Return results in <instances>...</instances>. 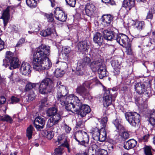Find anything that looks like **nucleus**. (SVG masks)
Returning a JSON list of instances; mask_svg holds the SVG:
<instances>
[{
	"label": "nucleus",
	"instance_id": "nucleus-47",
	"mask_svg": "<svg viewBox=\"0 0 155 155\" xmlns=\"http://www.w3.org/2000/svg\"><path fill=\"white\" fill-rule=\"evenodd\" d=\"M149 122L152 126H153L155 125V113H152L150 114Z\"/></svg>",
	"mask_w": 155,
	"mask_h": 155
},
{
	"label": "nucleus",
	"instance_id": "nucleus-37",
	"mask_svg": "<svg viewBox=\"0 0 155 155\" xmlns=\"http://www.w3.org/2000/svg\"><path fill=\"white\" fill-rule=\"evenodd\" d=\"M26 3L28 6L31 8H34L37 6V3L35 0H26Z\"/></svg>",
	"mask_w": 155,
	"mask_h": 155
},
{
	"label": "nucleus",
	"instance_id": "nucleus-40",
	"mask_svg": "<svg viewBox=\"0 0 155 155\" xmlns=\"http://www.w3.org/2000/svg\"><path fill=\"white\" fill-rule=\"evenodd\" d=\"M65 73L64 70H61V68H57L55 71V75L57 77H61Z\"/></svg>",
	"mask_w": 155,
	"mask_h": 155
},
{
	"label": "nucleus",
	"instance_id": "nucleus-59",
	"mask_svg": "<svg viewBox=\"0 0 155 155\" xmlns=\"http://www.w3.org/2000/svg\"><path fill=\"white\" fill-rule=\"evenodd\" d=\"M121 136L124 139H128L129 137V134L126 132H123Z\"/></svg>",
	"mask_w": 155,
	"mask_h": 155
},
{
	"label": "nucleus",
	"instance_id": "nucleus-41",
	"mask_svg": "<svg viewBox=\"0 0 155 155\" xmlns=\"http://www.w3.org/2000/svg\"><path fill=\"white\" fill-rule=\"evenodd\" d=\"M38 84H36L31 83H28L26 85L24 91L25 92L28 91L34 88L36 86V85Z\"/></svg>",
	"mask_w": 155,
	"mask_h": 155
},
{
	"label": "nucleus",
	"instance_id": "nucleus-38",
	"mask_svg": "<svg viewBox=\"0 0 155 155\" xmlns=\"http://www.w3.org/2000/svg\"><path fill=\"white\" fill-rule=\"evenodd\" d=\"M0 120L8 122L11 124L12 123L13 121L12 118L7 114L0 116Z\"/></svg>",
	"mask_w": 155,
	"mask_h": 155
},
{
	"label": "nucleus",
	"instance_id": "nucleus-22",
	"mask_svg": "<svg viewBox=\"0 0 155 155\" xmlns=\"http://www.w3.org/2000/svg\"><path fill=\"white\" fill-rule=\"evenodd\" d=\"M77 47L78 50L81 52H87L89 48V45L87 44L86 41H83L78 43Z\"/></svg>",
	"mask_w": 155,
	"mask_h": 155
},
{
	"label": "nucleus",
	"instance_id": "nucleus-29",
	"mask_svg": "<svg viewBox=\"0 0 155 155\" xmlns=\"http://www.w3.org/2000/svg\"><path fill=\"white\" fill-rule=\"evenodd\" d=\"M111 65L113 67L114 71V73L115 74H118L120 72V65L118 64L117 62L113 61Z\"/></svg>",
	"mask_w": 155,
	"mask_h": 155
},
{
	"label": "nucleus",
	"instance_id": "nucleus-58",
	"mask_svg": "<svg viewBox=\"0 0 155 155\" xmlns=\"http://www.w3.org/2000/svg\"><path fill=\"white\" fill-rule=\"evenodd\" d=\"M101 1L103 2L107 3L112 5L115 4V2L113 0H101Z\"/></svg>",
	"mask_w": 155,
	"mask_h": 155
},
{
	"label": "nucleus",
	"instance_id": "nucleus-57",
	"mask_svg": "<svg viewBox=\"0 0 155 155\" xmlns=\"http://www.w3.org/2000/svg\"><path fill=\"white\" fill-rule=\"evenodd\" d=\"M100 73H98L100 75L99 76L100 78H102L103 77L107 76V72L106 69L101 71Z\"/></svg>",
	"mask_w": 155,
	"mask_h": 155
},
{
	"label": "nucleus",
	"instance_id": "nucleus-25",
	"mask_svg": "<svg viewBox=\"0 0 155 155\" xmlns=\"http://www.w3.org/2000/svg\"><path fill=\"white\" fill-rule=\"evenodd\" d=\"M137 141L135 140L131 139L129 140L124 143V147L125 149L129 150L136 146Z\"/></svg>",
	"mask_w": 155,
	"mask_h": 155
},
{
	"label": "nucleus",
	"instance_id": "nucleus-26",
	"mask_svg": "<svg viewBox=\"0 0 155 155\" xmlns=\"http://www.w3.org/2000/svg\"><path fill=\"white\" fill-rule=\"evenodd\" d=\"M93 41L95 43L99 45H101L103 39L101 34L99 32L96 33L94 35Z\"/></svg>",
	"mask_w": 155,
	"mask_h": 155
},
{
	"label": "nucleus",
	"instance_id": "nucleus-61",
	"mask_svg": "<svg viewBox=\"0 0 155 155\" xmlns=\"http://www.w3.org/2000/svg\"><path fill=\"white\" fill-rule=\"evenodd\" d=\"M64 127L66 133H69L71 130V128L66 124H64Z\"/></svg>",
	"mask_w": 155,
	"mask_h": 155
},
{
	"label": "nucleus",
	"instance_id": "nucleus-24",
	"mask_svg": "<svg viewBox=\"0 0 155 155\" xmlns=\"http://www.w3.org/2000/svg\"><path fill=\"white\" fill-rule=\"evenodd\" d=\"M67 98L66 100L67 101H71L72 102L77 104L78 106H81V102L78 97L75 96L74 94H71L69 95H66Z\"/></svg>",
	"mask_w": 155,
	"mask_h": 155
},
{
	"label": "nucleus",
	"instance_id": "nucleus-55",
	"mask_svg": "<svg viewBox=\"0 0 155 155\" xmlns=\"http://www.w3.org/2000/svg\"><path fill=\"white\" fill-rule=\"evenodd\" d=\"M98 155H107V151L104 149H99Z\"/></svg>",
	"mask_w": 155,
	"mask_h": 155
},
{
	"label": "nucleus",
	"instance_id": "nucleus-42",
	"mask_svg": "<svg viewBox=\"0 0 155 155\" xmlns=\"http://www.w3.org/2000/svg\"><path fill=\"white\" fill-rule=\"evenodd\" d=\"M63 146H59L56 148L54 151V155H62L63 152Z\"/></svg>",
	"mask_w": 155,
	"mask_h": 155
},
{
	"label": "nucleus",
	"instance_id": "nucleus-35",
	"mask_svg": "<svg viewBox=\"0 0 155 155\" xmlns=\"http://www.w3.org/2000/svg\"><path fill=\"white\" fill-rule=\"evenodd\" d=\"M75 73L77 75H82L84 74V68L83 66L78 65L77 67Z\"/></svg>",
	"mask_w": 155,
	"mask_h": 155
},
{
	"label": "nucleus",
	"instance_id": "nucleus-63",
	"mask_svg": "<svg viewBox=\"0 0 155 155\" xmlns=\"http://www.w3.org/2000/svg\"><path fill=\"white\" fill-rule=\"evenodd\" d=\"M153 16L152 13L151 12L149 11L147 13V15L146 18L147 19L151 20L152 19Z\"/></svg>",
	"mask_w": 155,
	"mask_h": 155
},
{
	"label": "nucleus",
	"instance_id": "nucleus-13",
	"mask_svg": "<svg viewBox=\"0 0 155 155\" xmlns=\"http://www.w3.org/2000/svg\"><path fill=\"white\" fill-rule=\"evenodd\" d=\"M65 104L64 105H61L65 106L66 109L68 111H71L74 113L77 114L78 112V108L81 106H78L77 104L71 101H65Z\"/></svg>",
	"mask_w": 155,
	"mask_h": 155
},
{
	"label": "nucleus",
	"instance_id": "nucleus-60",
	"mask_svg": "<svg viewBox=\"0 0 155 155\" xmlns=\"http://www.w3.org/2000/svg\"><path fill=\"white\" fill-rule=\"evenodd\" d=\"M40 34L43 37H46L48 35L47 29L45 30H42L41 31Z\"/></svg>",
	"mask_w": 155,
	"mask_h": 155
},
{
	"label": "nucleus",
	"instance_id": "nucleus-1",
	"mask_svg": "<svg viewBox=\"0 0 155 155\" xmlns=\"http://www.w3.org/2000/svg\"><path fill=\"white\" fill-rule=\"evenodd\" d=\"M50 47L42 45L35 51L33 55V68L36 71L47 70L51 66L52 63L48 57L50 54Z\"/></svg>",
	"mask_w": 155,
	"mask_h": 155
},
{
	"label": "nucleus",
	"instance_id": "nucleus-49",
	"mask_svg": "<svg viewBox=\"0 0 155 155\" xmlns=\"http://www.w3.org/2000/svg\"><path fill=\"white\" fill-rule=\"evenodd\" d=\"M67 4L69 6L74 7L76 3V0H65Z\"/></svg>",
	"mask_w": 155,
	"mask_h": 155
},
{
	"label": "nucleus",
	"instance_id": "nucleus-28",
	"mask_svg": "<svg viewBox=\"0 0 155 155\" xmlns=\"http://www.w3.org/2000/svg\"><path fill=\"white\" fill-rule=\"evenodd\" d=\"M100 132H101V129H99L97 127L92 129L91 133L92 134V137L94 140H97Z\"/></svg>",
	"mask_w": 155,
	"mask_h": 155
},
{
	"label": "nucleus",
	"instance_id": "nucleus-56",
	"mask_svg": "<svg viewBox=\"0 0 155 155\" xmlns=\"http://www.w3.org/2000/svg\"><path fill=\"white\" fill-rule=\"evenodd\" d=\"M47 99L46 97H45L44 99H42L41 101V105L40 106V107H42L45 106L46 104H47Z\"/></svg>",
	"mask_w": 155,
	"mask_h": 155
},
{
	"label": "nucleus",
	"instance_id": "nucleus-6",
	"mask_svg": "<svg viewBox=\"0 0 155 155\" xmlns=\"http://www.w3.org/2000/svg\"><path fill=\"white\" fill-rule=\"evenodd\" d=\"M4 62H6L7 64L10 65L9 68L15 69L19 67V60L16 57L14 56L13 54L10 51H7L6 53V58L3 60Z\"/></svg>",
	"mask_w": 155,
	"mask_h": 155
},
{
	"label": "nucleus",
	"instance_id": "nucleus-62",
	"mask_svg": "<svg viewBox=\"0 0 155 155\" xmlns=\"http://www.w3.org/2000/svg\"><path fill=\"white\" fill-rule=\"evenodd\" d=\"M4 42L0 38V51H1L4 48Z\"/></svg>",
	"mask_w": 155,
	"mask_h": 155
},
{
	"label": "nucleus",
	"instance_id": "nucleus-4",
	"mask_svg": "<svg viewBox=\"0 0 155 155\" xmlns=\"http://www.w3.org/2000/svg\"><path fill=\"white\" fill-rule=\"evenodd\" d=\"M126 120L132 126H138L140 121V116L139 114L135 112H127L125 114Z\"/></svg>",
	"mask_w": 155,
	"mask_h": 155
},
{
	"label": "nucleus",
	"instance_id": "nucleus-64",
	"mask_svg": "<svg viewBox=\"0 0 155 155\" xmlns=\"http://www.w3.org/2000/svg\"><path fill=\"white\" fill-rule=\"evenodd\" d=\"M35 94L34 93L31 95L30 94H28V99L31 101H33L35 99Z\"/></svg>",
	"mask_w": 155,
	"mask_h": 155
},
{
	"label": "nucleus",
	"instance_id": "nucleus-36",
	"mask_svg": "<svg viewBox=\"0 0 155 155\" xmlns=\"http://www.w3.org/2000/svg\"><path fill=\"white\" fill-rule=\"evenodd\" d=\"M71 52V48L68 46L63 47L62 48V52L63 54H65V56L68 57L69 54Z\"/></svg>",
	"mask_w": 155,
	"mask_h": 155
},
{
	"label": "nucleus",
	"instance_id": "nucleus-46",
	"mask_svg": "<svg viewBox=\"0 0 155 155\" xmlns=\"http://www.w3.org/2000/svg\"><path fill=\"white\" fill-rule=\"evenodd\" d=\"M10 100L11 101L10 104H15L18 103L20 101V99L19 98L14 96L11 97Z\"/></svg>",
	"mask_w": 155,
	"mask_h": 155
},
{
	"label": "nucleus",
	"instance_id": "nucleus-9",
	"mask_svg": "<svg viewBox=\"0 0 155 155\" xmlns=\"http://www.w3.org/2000/svg\"><path fill=\"white\" fill-rule=\"evenodd\" d=\"M93 80L90 81H86L84 82L82 85L78 87L76 89L77 92L80 95L84 97H86L88 95V92L85 88L89 87L90 85L91 84Z\"/></svg>",
	"mask_w": 155,
	"mask_h": 155
},
{
	"label": "nucleus",
	"instance_id": "nucleus-44",
	"mask_svg": "<svg viewBox=\"0 0 155 155\" xmlns=\"http://www.w3.org/2000/svg\"><path fill=\"white\" fill-rule=\"evenodd\" d=\"M51 129L52 130V131H46L45 132L46 137L49 140H51L53 137L54 136V132H55L52 129V128Z\"/></svg>",
	"mask_w": 155,
	"mask_h": 155
},
{
	"label": "nucleus",
	"instance_id": "nucleus-48",
	"mask_svg": "<svg viewBox=\"0 0 155 155\" xmlns=\"http://www.w3.org/2000/svg\"><path fill=\"white\" fill-rule=\"evenodd\" d=\"M144 149L145 155H153L150 147L146 146L144 148Z\"/></svg>",
	"mask_w": 155,
	"mask_h": 155
},
{
	"label": "nucleus",
	"instance_id": "nucleus-32",
	"mask_svg": "<svg viewBox=\"0 0 155 155\" xmlns=\"http://www.w3.org/2000/svg\"><path fill=\"white\" fill-rule=\"evenodd\" d=\"M34 128L33 126L30 125L26 130V136L28 137V139L30 140L32 138L33 131L34 130Z\"/></svg>",
	"mask_w": 155,
	"mask_h": 155
},
{
	"label": "nucleus",
	"instance_id": "nucleus-27",
	"mask_svg": "<svg viewBox=\"0 0 155 155\" xmlns=\"http://www.w3.org/2000/svg\"><path fill=\"white\" fill-rule=\"evenodd\" d=\"M106 130V129L104 128H101V132L97 140L101 142H104L105 140L107 137Z\"/></svg>",
	"mask_w": 155,
	"mask_h": 155
},
{
	"label": "nucleus",
	"instance_id": "nucleus-31",
	"mask_svg": "<svg viewBox=\"0 0 155 155\" xmlns=\"http://www.w3.org/2000/svg\"><path fill=\"white\" fill-rule=\"evenodd\" d=\"M57 113V110L54 107L48 108L46 111L47 115L49 117L53 116Z\"/></svg>",
	"mask_w": 155,
	"mask_h": 155
},
{
	"label": "nucleus",
	"instance_id": "nucleus-50",
	"mask_svg": "<svg viewBox=\"0 0 155 155\" xmlns=\"http://www.w3.org/2000/svg\"><path fill=\"white\" fill-rule=\"evenodd\" d=\"M45 15L46 17L48 19V21L49 22H52L54 20V18L53 14L52 13L50 14H45Z\"/></svg>",
	"mask_w": 155,
	"mask_h": 155
},
{
	"label": "nucleus",
	"instance_id": "nucleus-17",
	"mask_svg": "<svg viewBox=\"0 0 155 155\" xmlns=\"http://www.w3.org/2000/svg\"><path fill=\"white\" fill-rule=\"evenodd\" d=\"M110 93V90L108 89L104 93L103 104L105 107H108L111 104V95Z\"/></svg>",
	"mask_w": 155,
	"mask_h": 155
},
{
	"label": "nucleus",
	"instance_id": "nucleus-30",
	"mask_svg": "<svg viewBox=\"0 0 155 155\" xmlns=\"http://www.w3.org/2000/svg\"><path fill=\"white\" fill-rule=\"evenodd\" d=\"M121 123L120 120L118 119H115L113 122V124L118 131H120L124 130V127L121 124Z\"/></svg>",
	"mask_w": 155,
	"mask_h": 155
},
{
	"label": "nucleus",
	"instance_id": "nucleus-33",
	"mask_svg": "<svg viewBox=\"0 0 155 155\" xmlns=\"http://www.w3.org/2000/svg\"><path fill=\"white\" fill-rule=\"evenodd\" d=\"M135 26L138 30L140 31L144 28L145 24L143 21H137L136 22Z\"/></svg>",
	"mask_w": 155,
	"mask_h": 155
},
{
	"label": "nucleus",
	"instance_id": "nucleus-8",
	"mask_svg": "<svg viewBox=\"0 0 155 155\" xmlns=\"http://www.w3.org/2000/svg\"><path fill=\"white\" fill-rule=\"evenodd\" d=\"M68 93V91L66 87L63 85H61L59 87L56 96L57 101L59 104L61 105L65 104L66 95Z\"/></svg>",
	"mask_w": 155,
	"mask_h": 155
},
{
	"label": "nucleus",
	"instance_id": "nucleus-54",
	"mask_svg": "<svg viewBox=\"0 0 155 155\" xmlns=\"http://www.w3.org/2000/svg\"><path fill=\"white\" fill-rule=\"evenodd\" d=\"M61 69L64 70L68 68V65L67 64L64 62H62L61 64Z\"/></svg>",
	"mask_w": 155,
	"mask_h": 155
},
{
	"label": "nucleus",
	"instance_id": "nucleus-3",
	"mask_svg": "<svg viewBox=\"0 0 155 155\" xmlns=\"http://www.w3.org/2000/svg\"><path fill=\"white\" fill-rule=\"evenodd\" d=\"M54 87L52 81L49 78H46L42 81L40 84L39 91L42 94L50 93Z\"/></svg>",
	"mask_w": 155,
	"mask_h": 155
},
{
	"label": "nucleus",
	"instance_id": "nucleus-11",
	"mask_svg": "<svg viewBox=\"0 0 155 155\" xmlns=\"http://www.w3.org/2000/svg\"><path fill=\"white\" fill-rule=\"evenodd\" d=\"M45 120L46 119L44 117H37L34 122L35 127L38 130H41L44 127Z\"/></svg>",
	"mask_w": 155,
	"mask_h": 155
},
{
	"label": "nucleus",
	"instance_id": "nucleus-39",
	"mask_svg": "<svg viewBox=\"0 0 155 155\" xmlns=\"http://www.w3.org/2000/svg\"><path fill=\"white\" fill-rule=\"evenodd\" d=\"M101 65V63L97 61H93L91 62L89 65L91 69L96 70L97 69L98 66Z\"/></svg>",
	"mask_w": 155,
	"mask_h": 155
},
{
	"label": "nucleus",
	"instance_id": "nucleus-14",
	"mask_svg": "<svg viewBox=\"0 0 155 155\" xmlns=\"http://www.w3.org/2000/svg\"><path fill=\"white\" fill-rule=\"evenodd\" d=\"M54 16L58 20L61 21H65L67 18V15L59 8H57L54 11Z\"/></svg>",
	"mask_w": 155,
	"mask_h": 155
},
{
	"label": "nucleus",
	"instance_id": "nucleus-53",
	"mask_svg": "<svg viewBox=\"0 0 155 155\" xmlns=\"http://www.w3.org/2000/svg\"><path fill=\"white\" fill-rule=\"evenodd\" d=\"M25 41V38H21L18 41V43L16 44L15 47H21L22 44L24 43Z\"/></svg>",
	"mask_w": 155,
	"mask_h": 155
},
{
	"label": "nucleus",
	"instance_id": "nucleus-16",
	"mask_svg": "<svg viewBox=\"0 0 155 155\" xmlns=\"http://www.w3.org/2000/svg\"><path fill=\"white\" fill-rule=\"evenodd\" d=\"M95 5L91 2L87 3L85 5V11L86 15L90 16L96 10Z\"/></svg>",
	"mask_w": 155,
	"mask_h": 155
},
{
	"label": "nucleus",
	"instance_id": "nucleus-34",
	"mask_svg": "<svg viewBox=\"0 0 155 155\" xmlns=\"http://www.w3.org/2000/svg\"><path fill=\"white\" fill-rule=\"evenodd\" d=\"M11 81L13 83H15L19 80V78L18 74L16 73L12 72L9 77Z\"/></svg>",
	"mask_w": 155,
	"mask_h": 155
},
{
	"label": "nucleus",
	"instance_id": "nucleus-15",
	"mask_svg": "<svg viewBox=\"0 0 155 155\" xmlns=\"http://www.w3.org/2000/svg\"><path fill=\"white\" fill-rule=\"evenodd\" d=\"M91 111L90 107L87 105H81L78 108V112L77 114L81 117H84L86 114L89 113Z\"/></svg>",
	"mask_w": 155,
	"mask_h": 155
},
{
	"label": "nucleus",
	"instance_id": "nucleus-52",
	"mask_svg": "<svg viewBox=\"0 0 155 155\" xmlns=\"http://www.w3.org/2000/svg\"><path fill=\"white\" fill-rule=\"evenodd\" d=\"M98 73H100V72L106 69L105 65L104 64H102L101 63V65L100 66H98L97 67Z\"/></svg>",
	"mask_w": 155,
	"mask_h": 155
},
{
	"label": "nucleus",
	"instance_id": "nucleus-10",
	"mask_svg": "<svg viewBox=\"0 0 155 155\" xmlns=\"http://www.w3.org/2000/svg\"><path fill=\"white\" fill-rule=\"evenodd\" d=\"M14 12V8L12 6H8L5 10L3 12L2 15L1 17L3 20L4 26L7 25L9 18L10 14H13Z\"/></svg>",
	"mask_w": 155,
	"mask_h": 155
},
{
	"label": "nucleus",
	"instance_id": "nucleus-18",
	"mask_svg": "<svg viewBox=\"0 0 155 155\" xmlns=\"http://www.w3.org/2000/svg\"><path fill=\"white\" fill-rule=\"evenodd\" d=\"M31 68V66L29 63L23 62L21 64L20 70L21 73L22 74L26 75L29 74L30 73Z\"/></svg>",
	"mask_w": 155,
	"mask_h": 155
},
{
	"label": "nucleus",
	"instance_id": "nucleus-43",
	"mask_svg": "<svg viewBox=\"0 0 155 155\" xmlns=\"http://www.w3.org/2000/svg\"><path fill=\"white\" fill-rule=\"evenodd\" d=\"M98 120L99 122L101 121V124L102 127L101 128H104L106 129V124L107 121V117H103L102 119H99Z\"/></svg>",
	"mask_w": 155,
	"mask_h": 155
},
{
	"label": "nucleus",
	"instance_id": "nucleus-2",
	"mask_svg": "<svg viewBox=\"0 0 155 155\" xmlns=\"http://www.w3.org/2000/svg\"><path fill=\"white\" fill-rule=\"evenodd\" d=\"M78 144L87 147L89 142V137L86 132L82 130L76 132L73 137Z\"/></svg>",
	"mask_w": 155,
	"mask_h": 155
},
{
	"label": "nucleus",
	"instance_id": "nucleus-7",
	"mask_svg": "<svg viewBox=\"0 0 155 155\" xmlns=\"http://www.w3.org/2000/svg\"><path fill=\"white\" fill-rule=\"evenodd\" d=\"M61 119L60 115L58 114H56L48 120L47 124V127L49 128L52 127V129L54 132L58 133L59 130V127L57 125Z\"/></svg>",
	"mask_w": 155,
	"mask_h": 155
},
{
	"label": "nucleus",
	"instance_id": "nucleus-12",
	"mask_svg": "<svg viewBox=\"0 0 155 155\" xmlns=\"http://www.w3.org/2000/svg\"><path fill=\"white\" fill-rule=\"evenodd\" d=\"M115 39L117 43L123 46H126L128 43L130 42L128 37L123 34L117 35Z\"/></svg>",
	"mask_w": 155,
	"mask_h": 155
},
{
	"label": "nucleus",
	"instance_id": "nucleus-51",
	"mask_svg": "<svg viewBox=\"0 0 155 155\" xmlns=\"http://www.w3.org/2000/svg\"><path fill=\"white\" fill-rule=\"evenodd\" d=\"M90 61V58L87 56H85L82 60V64L84 65H89Z\"/></svg>",
	"mask_w": 155,
	"mask_h": 155
},
{
	"label": "nucleus",
	"instance_id": "nucleus-19",
	"mask_svg": "<svg viewBox=\"0 0 155 155\" xmlns=\"http://www.w3.org/2000/svg\"><path fill=\"white\" fill-rule=\"evenodd\" d=\"M58 141L56 142L55 143L56 144H59L61 143V146L66 147L68 149V152H70V151L69 148V145L67 142L66 139L64 138V135H60L58 137Z\"/></svg>",
	"mask_w": 155,
	"mask_h": 155
},
{
	"label": "nucleus",
	"instance_id": "nucleus-5",
	"mask_svg": "<svg viewBox=\"0 0 155 155\" xmlns=\"http://www.w3.org/2000/svg\"><path fill=\"white\" fill-rule=\"evenodd\" d=\"M135 89L137 93L139 94H142V97L144 101H146L152 95L151 91L147 89L144 84L141 83H138L135 85Z\"/></svg>",
	"mask_w": 155,
	"mask_h": 155
},
{
	"label": "nucleus",
	"instance_id": "nucleus-20",
	"mask_svg": "<svg viewBox=\"0 0 155 155\" xmlns=\"http://www.w3.org/2000/svg\"><path fill=\"white\" fill-rule=\"evenodd\" d=\"M113 19V16L110 15H103L101 18L102 24L105 26H108L110 24Z\"/></svg>",
	"mask_w": 155,
	"mask_h": 155
},
{
	"label": "nucleus",
	"instance_id": "nucleus-23",
	"mask_svg": "<svg viewBox=\"0 0 155 155\" xmlns=\"http://www.w3.org/2000/svg\"><path fill=\"white\" fill-rule=\"evenodd\" d=\"M135 0H124L122 6L127 11H129L134 7Z\"/></svg>",
	"mask_w": 155,
	"mask_h": 155
},
{
	"label": "nucleus",
	"instance_id": "nucleus-21",
	"mask_svg": "<svg viewBox=\"0 0 155 155\" xmlns=\"http://www.w3.org/2000/svg\"><path fill=\"white\" fill-rule=\"evenodd\" d=\"M115 33L113 31L107 30H104L103 32V35L104 38L109 41H111L114 39Z\"/></svg>",
	"mask_w": 155,
	"mask_h": 155
},
{
	"label": "nucleus",
	"instance_id": "nucleus-45",
	"mask_svg": "<svg viewBox=\"0 0 155 155\" xmlns=\"http://www.w3.org/2000/svg\"><path fill=\"white\" fill-rule=\"evenodd\" d=\"M123 47H126V51L128 54H132V50L131 48V44L130 42L128 43L126 46H124Z\"/></svg>",
	"mask_w": 155,
	"mask_h": 155
}]
</instances>
